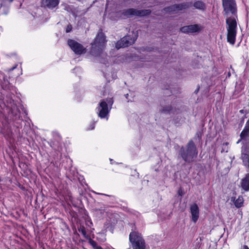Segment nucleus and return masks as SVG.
Listing matches in <instances>:
<instances>
[{
  "label": "nucleus",
  "mask_w": 249,
  "mask_h": 249,
  "mask_svg": "<svg viewBox=\"0 0 249 249\" xmlns=\"http://www.w3.org/2000/svg\"><path fill=\"white\" fill-rule=\"evenodd\" d=\"M224 16L226 19L227 41L234 45L237 34V7L235 0H222Z\"/></svg>",
  "instance_id": "nucleus-1"
},
{
  "label": "nucleus",
  "mask_w": 249,
  "mask_h": 249,
  "mask_svg": "<svg viewBox=\"0 0 249 249\" xmlns=\"http://www.w3.org/2000/svg\"><path fill=\"white\" fill-rule=\"evenodd\" d=\"M179 154L186 162L191 163L197 157L198 152L195 144L192 140H190L187 145L186 148L183 146L180 148Z\"/></svg>",
  "instance_id": "nucleus-2"
},
{
  "label": "nucleus",
  "mask_w": 249,
  "mask_h": 249,
  "mask_svg": "<svg viewBox=\"0 0 249 249\" xmlns=\"http://www.w3.org/2000/svg\"><path fill=\"white\" fill-rule=\"evenodd\" d=\"M106 40L104 34L101 32L96 35L94 42L91 43V54L96 57H100L103 54V49Z\"/></svg>",
  "instance_id": "nucleus-3"
},
{
  "label": "nucleus",
  "mask_w": 249,
  "mask_h": 249,
  "mask_svg": "<svg viewBox=\"0 0 249 249\" xmlns=\"http://www.w3.org/2000/svg\"><path fill=\"white\" fill-rule=\"evenodd\" d=\"M151 13V11L149 9L137 10L134 8H129L124 10L122 13V15L124 18H129L132 16L142 17L148 16Z\"/></svg>",
  "instance_id": "nucleus-4"
},
{
  "label": "nucleus",
  "mask_w": 249,
  "mask_h": 249,
  "mask_svg": "<svg viewBox=\"0 0 249 249\" xmlns=\"http://www.w3.org/2000/svg\"><path fill=\"white\" fill-rule=\"evenodd\" d=\"M137 38V35L133 32L132 35H128L123 37L116 44V48L119 49L121 48L128 47L135 42Z\"/></svg>",
  "instance_id": "nucleus-5"
},
{
  "label": "nucleus",
  "mask_w": 249,
  "mask_h": 249,
  "mask_svg": "<svg viewBox=\"0 0 249 249\" xmlns=\"http://www.w3.org/2000/svg\"><path fill=\"white\" fill-rule=\"evenodd\" d=\"M68 45L76 54H81L85 52L86 48L80 43L73 39H68Z\"/></svg>",
  "instance_id": "nucleus-6"
},
{
  "label": "nucleus",
  "mask_w": 249,
  "mask_h": 249,
  "mask_svg": "<svg viewBox=\"0 0 249 249\" xmlns=\"http://www.w3.org/2000/svg\"><path fill=\"white\" fill-rule=\"evenodd\" d=\"M96 109L98 110V116L101 119L105 118L109 112L108 104L104 100L99 103V106Z\"/></svg>",
  "instance_id": "nucleus-7"
},
{
  "label": "nucleus",
  "mask_w": 249,
  "mask_h": 249,
  "mask_svg": "<svg viewBox=\"0 0 249 249\" xmlns=\"http://www.w3.org/2000/svg\"><path fill=\"white\" fill-rule=\"evenodd\" d=\"M201 30V26L198 24L184 26L180 29V31L185 34L198 33Z\"/></svg>",
  "instance_id": "nucleus-8"
},
{
  "label": "nucleus",
  "mask_w": 249,
  "mask_h": 249,
  "mask_svg": "<svg viewBox=\"0 0 249 249\" xmlns=\"http://www.w3.org/2000/svg\"><path fill=\"white\" fill-rule=\"evenodd\" d=\"M1 88L3 89L10 91L13 93V92H16V88L13 86L7 78V76L4 75L3 80L1 84Z\"/></svg>",
  "instance_id": "nucleus-9"
},
{
  "label": "nucleus",
  "mask_w": 249,
  "mask_h": 249,
  "mask_svg": "<svg viewBox=\"0 0 249 249\" xmlns=\"http://www.w3.org/2000/svg\"><path fill=\"white\" fill-rule=\"evenodd\" d=\"M59 0H42L41 5L42 7L53 9L58 6Z\"/></svg>",
  "instance_id": "nucleus-10"
},
{
  "label": "nucleus",
  "mask_w": 249,
  "mask_h": 249,
  "mask_svg": "<svg viewBox=\"0 0 249 249\" xmlns=\"http://www.w3.org/2000/svg\"><path fill=\"white\" fill-rule=\"evenodd\" d=\"M190 213L192 215V220L196 223L199 217V210L197 205L194 203L190 206Z\"/></svg>",
  "instance_id": "nucleus-11"
},
{
  "label": "nucleus",
  "mask_w": 249,
  "mask_h": 249,
  "mask_svg": "<svg viewBox=\"0 0 249 249\" xmlns=\"http://www.w3.org/2000/svg\"><path fill=\"white\" fill-rule=\"evenodd\" d=\"M129 240L131 244L136 242L144 241L141 234L137 231H132L129 234Z\"/></svg>",
  "instance_id": "nucleus-12"
},
{
  "label": "nucleus",
  "mask_w": 249,
  "mask_h": 249,
  "mask_svg": "<svg viewBox=\"0 0 249 249\" xmlns=\"http://www.w3.org/2000/svg\"><path fill=\"white\" fill-rule=\"evenodd\" d=\"M7 106L11 108V113L16 117V119L17 118H19L20 116V111L19 109L17 107L15 104L14 103V100L10 99L9 100V102L7 103Z\"/></svg>",
  "instance_id": "nucleus-13"
},
{
  "label": "nucleus",
  "mask_w": 249,
  "mask_h": 249,
  "mask_svg": "<svg viewBox=\"0 0 249 249\" xmlns=\"http://www.w3.org/2000/svg\"><path fill=\"white\" fill-rule=\"evenodd\" d=\"M241 187L244 191H249V174H247L245 177L242 179Z\"/></svg>",
  "instance_id": "nucleus-14"
},
{
  "label": "nucleus",
  "mask_w": 249,
  "mask_h": 249,
  "mask_svg": "<svg viewBox=\"0 0 249 249\" xmlns=\"http://www.w3.org/2000/svg\"><path fill=\"white\" fill-rule=\"evenodd\" d=\"M193 6L195 9L201 11H204L206 8V4L201 0L195 1L193 4Z\"/></svg>",
  "instance_id": "nucleus-15"
},
{
  "label": "nucleus",
  "mask_w": 249,
  "mask_h": 249,
  "mask_svg": "<svg viewBox=\"0 0 249 249\" xmlns=\"http://www.w3.org/2000/svg\"><path fill=\"white\" fill-rule=\"evenodd\" d=\"M175 5L177 11H178L188 9L190 7L191 3L190 2H185L179 4H175Z\"/></svg>",
  "instance_id": "nucleus-16"
},
{
  "label": "nucleus",
  "mask_w": 249,
  "mask_h": 249,
  "mask_svg": "<svg viewBox=\"0 0 249 249\" xmlns=\"http://www.w3.org/2000/svg\"><path fill=\"white\" fill-rule=\"evenodd\" d=\"M133 249H145V242H136L132 244Z\"/></svg>",
  "instance_id": "nucleus-17"
},
{
  "label": "nucleus",
  "mask_w": 249,
  "mask_h": 249,
  "mask_svg": "<svg viewBox=\"0 0 249 249\" xmlns=\"http://www.w3.org/2000/svg\"><path fill=\"white\" fill-rule=\"evenodd\" d=\"M249 133V126L246 125L243 130L240 133V140L244 139Z\"/></svg>",
  "instance_id": "nucleus-18"
},
{
  "label": "nucleus",
  "mask_w": 249,
  "mask_h": 249,
  "mask_svg": "<svg viewBox=\"0 0 249 249\" xmlns=\"http://www.w3.org/2000/svg\"><path fill=\"white\" fill-rule=\"evenodd\" d=\"M8 11V7L3 5L2 2L0 0V16L7 15Z\"/></svg>",
  "instance_id": "nucleus-19"
},
{
  "label": "nucleus",
  "mask_w": 249,
  "mask_h": 249,
  "mask_svg": "<svg viewBox=\"0 0 249 249\" xmlns=\"http://www.w3.org/2000/svg\"><path fill=\"white\" fill-rule=\"evenodd\" d=\"M244 202L243 198L242 196H239L234 201V205L236 208H240L243 206Z\"/></svg>",
  "instance_id": "nucleus-20"
},
{
  "label": "nucleus",
  "mask_w": 249,
  "mask_h": 249,
  "mask_svg": "<svg viewBox=\"0 0 249 249\" xmlns=\"http://www.w3.org/2000/svg\"><path fill=\"white\" fill-rule=\"evenodd\" d=\"M161 112L164 113H175V111L173 108L171 106H165L161 110Z\"/></svg>",
  "instance_id": "nucleus-21"
},
{
  "label": "nucleus",
  "mask_w": 249,
  "mask_h": 249,
  "mask_svg": "<svg viewBox=\"0 0 249 249\" xmlns=\"http://www.w3.org/2000/svg\"><path fill=\"white\" fill-rule=\"evenodd\" d=\"M78 230L80 232H81L82 234V235L85 238L89 239H89H90L89 236L87 234L86 229L84 226H81L78 228Z\"/></svg>",
  "instance_id": "nucleus-22"
},
{
  "label": "nucleus",
  "mask_w": 249,
  "mask_h": 249,
  "mask_svg": "<svg viewBox=\"0 0 249 249\" xmlns=\"http://www.w3.org/2000/svg\"><path fill=\"white\" fill-rule=\"evenodd\" d=\"M163 11L165 12H175L177 11V9L176 8V5L175 4L172 5L170 6H168L166 7H165L163 9Z\"/></svg>",
  "instance_id": "nucleus-23"
},
{
  "label": "nucleus",
  "mask_w": 249,
  "mask_h": 249,
  "mask_svg": "<svg viewBox=\"0 0 249 249\" xmlns=\"http://www.w3.org/2000/svg\"><path fill=\"white\" fill-rule=\"evenodd\" d=\"M89 243L94 249H103L101 246L97 245V243L91 239H89Z\"/></svg>",
  "instance_id": "nucleus-24"
},
{
  "label": "nucleus",
  "mask_w": 249,
  "mask_h": 249,
  "mask_svg": "<svg viewBox=\"0 0 249 249\" xmlns=\"http://www.w3.org/2000/svg\"><path fill=\"white\" fill-rule=\"evenodd\" d=\"M64 6V9L69 12H72V8L71 6L67 4H64L63 5Z\"/></svg>",
  "instance_id": "nucleus-25"
},
{
  "label": "nucleus",
  "mask_w": 249,
  "mask_h": 249,
  "mask_svg": "<svg viewBox=\"0 0 249 249\" xmlns=\"http://www.w3.org/2000/svg\"><path fill=\"white\" fill-rule=\"evenodd\" d=\"M71 30H72V26L71 25L69 24L67 26V28L66 29V32L69 33L71 31Z\"/></svg>",
  "instance_id": "nucleus-26"
},
{
  "label": "nucleus",
  "mask_w": 249,
  "mask_h": 249,
  "mask_svg": "<svg viewBox=\"0 0 249 249\" xmlns=\"http://www.w3.org/2000/svg\"><path fill=\"white\" fill-rule=\"evenodd\" d=\"M108 104L110 105V106H112V104H113V101H112V99H110L109 100V101L108 102Z\"/></svg>",
  "instance_id": "nucleus-27"
},
{
  "label": "nucleus",
  "mask_w": 249,
  "mask_h": 249,
  "mask_svg": "<svg viewBox=\"0 0 249 249\" xmlns=\"http://www.w3.org/2000/svg\"><path fill=\"white\" fill-rule=\"evenodd\" d=\"M91 128H89V129H90V130H92V129H94V124H92L91 125Z\"/></svg>",
  "instance_id": "nucleus-28"
},
{
  "label": "nucleus",
  "mask_w": 249,
  "mask_h": 249,
  "mask_svg": "<svg viewBox=\"0 0 249 249\" xmlns=\"http://www.w3.org/2000/svg\"><path fill=\"white\" fill-rule=\"evenodd\" d=\"M16 67H17V66H15L13 67V68H12L11 69H10L9 70V71H12L14 70L15 69H16Z\"/></svg>",
  "instance_id": "nucleus-29"
},
{
  "label": "nucleus",
  "mask_w": 249,
  "mask_h": 249,
  "mask_svg": "<svg viewBox=\"0 0 249 249\" xmlns=\"http://www.w3.org/2000/svg\"><path fill=\"white\" fill-rule=\"evenodd\" d=\"M243 249H249V248L247 245H244L243 246Z\"/></svg>",
  "instance_id": "nucleus-30"
},
{
  "label": "nucleus",
  "mask_w": 249,
  "mask_h": 249,
  "mask_svg": "<svg viewBox=\"0 0 249 249\" xmlns=\"http://www.w3.org/2000/svg\"><path fill=\"white\" fill-rule=\"evenodd\" d=\"M178 195L181 196H182V191L181 190L178 191Z\"/></svg>",
  "instance_id": "nucleus-31"
},
{
  "label": "nucleus",
  "mask_w": 249,
  "mask_h": 249,
  "mask_svg": "<svg viewBox=\"0 0 249 249\" xmlns=\"http://www.w3.org/2000/svg\"><path fill=\"white\" fill-rule=\"evenodd\" d=\"M125 97L127 99L128 97V94H125Z\"/></svg>",
  "instance_id": "nucleus-32"
},
{
  "label": "nucleus",
  "mask_w": 249,
  "mask_h": 249,
  "mask_svg": "<svg viewBox=\"0 0 249 249\" xmlns=\"http://www.w3.org/2000/svg\"><path fill=\"white\" fill-rule=\"evenodd\" d=\"M198 89H199V88H198V89L196 90V91H195V92H196H196L198 91Z\"/></svg>",
  "instance_id": "nucleus-33"
},
{
  "label": "nucleus",
  "mask_w": 249,
  "mask_h": 249,
  "mask_svg": "<svg viewBox=\"0 0 249 249\" xmlns=\"http://www.w3.org/2000/svg\"><path fill=\"white\" fill-rule=\"evenodd\" d=\"M248 162L249 163V158L248 159Z\"/></svg>",
  "instance_id": "nucleus-34"
}]
</instances>
